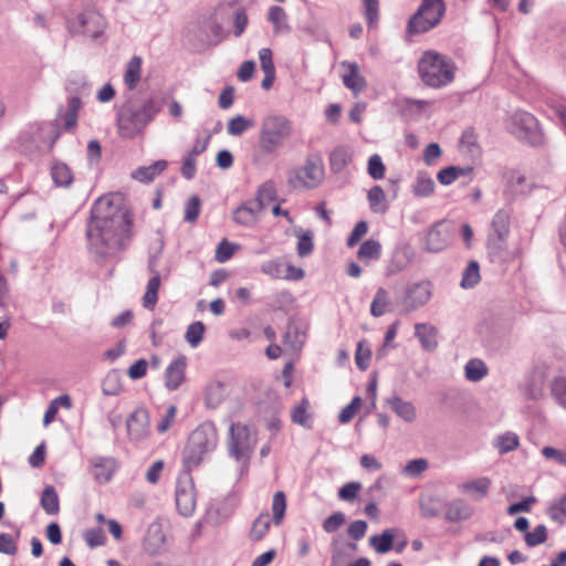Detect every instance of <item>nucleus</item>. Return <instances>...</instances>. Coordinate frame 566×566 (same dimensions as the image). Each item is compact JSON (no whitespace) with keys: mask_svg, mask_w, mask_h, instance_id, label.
Returning a JSON list of instances; mask_svg holds the SVG:
<instances>
[{"mask_svg":"<svg viewBox=\"0 0 566 566\" xmlns=\"http://www.w3.org/2000/svg\"><path fill=\"white\" fill-rule=\"evenodd\" d=\"M253 126L254 122L252 119H248L242 115H235L228 122L227 133L231 136H241Z\"/></svg>","mask_w":566,"mask_h":566,"instance_id":"49530a36","label":"nucleus"},{"mask_svg":"<svg viewBox=\"0 0 566 566\" xmlns=\"http://www.w3.org/2000/svg\"><path fill=\"white\" fill-rule=\"evenodd\" d=\"M389 303L390 301L388 292L385 289L379 287L376 291V294L370 305L371 315L375 317L382 316L388 311Z\"/></svg>","mask_w":566,"mask_h":566,"instance_id":"a18cd8bd","label":"nucleus"},{"mask_svg":"<svg viewBox=\"0 0 566 566\" xmlns=\"http://www.w3.org/2000/svg\"><path fill=\"white\" fill-rule=\"evenodd\" d=\"M166 160H157L149 166L138 167L132 172V177L140 182L148 184L153 181L167 168Z\"/></svg>","mask_w":566,"mask_h":566,"instance_id":"bb28decb","label":"nucleus"},{"mask_svg":"<svg viewBox=\"0 0 566 566\" xmlns=\"http://www.w3.org/2000/svg\"><path fill=\"white\" fill-rule=\"evenodd\" d=\"M491 480L488 476L474 479L459 485V490L471 495L474 500L484 499L490 491Z\"/></svg>","mask_w":566,"mask_h":566,"instance_id":"5701e85b","label":"nucleus"},{"mask_svg":"<svg viewBox=\"0 0 566 566\" xmlns=\"http://www.w3.org/2000/svg\"><path fill=\"white\" fill-rule=\"evenodd\" d=\"M324 164L319 155H308L303 166L293 170L289 184L293 188H316L324 179Z\"/></svg>","mask_w":566,"mask_h":566,"instance_id":"9d476101","label":"nucleus"},{"mask_svg":"<svg viewBox=\"0 0 566 566\" xmlns=\"http://www.w3.org/2000/svg\"><path fill=\"white\" fill-rule=\"evenodd\" d=\"M120 377L116 371H109L103 380L102 390L106 396H116L120 391Z\"/></svg>","mask_w":566,"mask_h":566,"instance_id":"6e6d98bb","label":"nucleus"},{"mask_svg":"<svg viewBox=\"0 0 566 566\" xmlns=\"http://www.w3.org/2000/svg\"><path fill=\"white\" fill-rule=\"evenodd\" d=\"M67 30L73 35H103L105 20L96 10L88 9L67 20Z\"/></svg>","mask_w":566,"mask_h":566,"instance_id":"9b49d317","label":"nucleus"},{"mask_svg":"<svg viewBox=\"0 0 566 566\" xmlns=\"http://www.w3.org/2000/svg\"><path fill=\"white\" fill-rule=\"evenodd\" d=\"M352 160V154L348 148L336 147L329 155L331 169L335 172L342 171Z\"/></svg>","mask_w":566,"mask_h":566,"instance_id":"e433bc0d","label":"nucleus"},{"mask_svg":"<svg viewBox=\"0 0 566 566\" xmlns=\"http://www.w3.org/2000/svg\"><path fill=\"white\" fill-rule=\"evenodd\" d=\"M480 280L479 264L471 261L463 272L461 286L464 289L473 287Z\"/></svg>","mask_w":566,"mask_h":566,"instance_id":"052dcab7","label":"nucleus"},{"mask_svg":"<svg viewBox=\"0 0 566 566\" xmlns=\"http://www.w3.org/2000/svg\"><path fill=\"white\" fill-rule=\"evenodd\" d=\"M488 375L485 363L479 358L470 359L464 366L465 379L472 382L482 380Z\"/></svg>","mask_w":566,"mask_h":566,"instance_id":"2f4dec72","label":"nucleus"},{"mask_svg":"<svg viewBox=\"0 0 566 566\" xmlns=\"http://www.w3.org/2000/svg\"><path fill=\"white\" fill-rule=\"evenodd\" d=\"M520 446V438L512 431L504 432L497 436L493 441V447L500 454L509 453Z\"/></svg>","mask_w":566,"mask_h":566,"instance_id":"473e14b6","label":"nucleus"},{"mask_svg":"<svg viewBox=\"0 0 566 566\" xmlns=\"http://www.w3.org/2000/svg\"><path fill=\"white\" fill-rule=\"evenodd\" d=\"M176 506L184 516H189L196 507V494L193 481L189 472L179 474L176 484Z\"/></svg>","mask_w":566,"mask_h":566,"instance_id":"ddd939ff","label":"nucleus"},{"mask_svg":"<svg viewBox=\"0 0 566 566\" xmlns=\"http://www.w3.org/2000/svg\"><path fill=\"white\" fill-rule=\"evenodd\" d=\"M237 245L223 239L217 247L216 260L220 263L227 262L234 253Z\"/></svg>","mask_w":566,"mask_h":566,"instance_id":"774afa93","label":"nucleus"},{"mask_svg":"<svg viewBox=\"0 0 566 566\" xmlns=\"http://www.w3.org/2000/svg\"><path fill=\"white\" fill-rule=\"evenodd\" d=\"M386 405L403 421L413 422L416 420L417 412L412 402L405 401L399 396H392L386 399Z\"/></svg>","mask_w":566,"mask_h":566,"instance_id":"4be33fe9","label":"nucleus"},{"mask_svg":"<svg viewBox=\"0 0 566 566\" xmlns=\"http://www.w3.org/2000/svg\"><path fill=\"white\" fill-rule=\"evenodd\" d=\"M227 395L226 385L219 380H212L205 389V403L208 408L214 409L221 405Z\"/></svg>","mask_w":566,"mask_h":566,"instance_id":"b1692460","label":"nucleus"},{"mask_svg":"<svg viewBox=\"0 0 566 566\" xmlns=\"http://www.w3.org/2000/svg\"><path fill=\"white\" fill-rule=\"evenodd\" d=\"M547 514L552 521L558 525H564L566 521V493L551 503Z\"/></svg>","mask_w":566,"mask_h":566,"instance_id":"09e8293b","label":"nucleus"},{"mask_svg":"<svg viewBox=\"0 0 566 566\" xmlns=\"http://www.w3.org/2000/svg\"><path fill=\"white\" fill-rule=\"evenodd\" d=\"M133 217L120 195L101 196L92 206L86 228L87 249L97 260L115 258L133 239Z\"/></svg>","mask_w":566,"mask_h":566,"instance_id":"f257e3e1","label":"nucleus"},{"mask_svg":"<svg viewBox=\"0 0 566 566\" xmlns=\"http://www.w3.org/2000/svg\"><path fill=\"white\" fill-rule=\"evenodd\" d=\"M164 544L165 535L163 533L160 524L151 523L147 528L143 542L144 551L151 556H157L164 552Z\"/></svg>","mask_w":566,"mask_h":566,"instance_id":"f3484780","label":"nucleus"},{"mask_svg":"<svg viewBox=\"0 0 566 566\" xmlns=\"http://www.w3.org/2000/svg\"><path fill=\"white\" fill-rule=\"evenodd\" d=\"M218 434L212 422L206 421L199 424L189 436L188 444L184 451V461L191 468L197 467L206 453L214 450Z\"/></svg>","mask_w":566,"mask_h":566,"instance_id":"39448f33","label":"nucleus"},{"mask_svg":"<svg viewBox=\"0 0 566 566\" xmlns=\"http://www.w3.org/2000/svg\"><path fill=\"white\" fill-rule=\"evenodd\" d=\"M415 336L421 343L423 349L432 352L437 348V328L427 324L418 323L415 325Z\"/></svg>","mask_w":566,"mask_h":566,"instance_id":"393cba45","label":"nucleus"},{"mask_svg":"<svg viewBox=\"0 0 566 566\" xmlns=\"http://www.w3.org/2000/svg\"><path fill=\"white\" fill-rule=\"evenodd\" d=\"M293 124L284 115L271 114L261 122L259 147L262 154H275L292 136Z\"/></svg>","mask_w":566,"mask_h":566,"instance_id":"7ed1b4c3","label":"nucleus"},{"mask_svg":"<svg viewBox=\"0 0 566 566\" xmlns=\"http://www.w3.org/2000/svg\"><path fill=\"white\" fill-rule=\"evenodd\" d=\"M256 443L255 430L240 422L232 423L229 428L228 449L230 455L234 457L237 461L247 462Z\"/></svg>","mask_w":566,"mask_h":566,"instance_id":"6e6552de","label":"nucleus"},{"mask_svg":"<svg viewBox=\"0 0 566 566\" xmlns=\"http://www.w3.org/2000/svg\"><path fill=\"white\" fill-rule=\"evenodd\" d=\"M506 239L504 237L489 235L488 250L493 259L502 260L506 249Z\"/></svg>","mask_w":566,"mask_h":566,"instance_id":"864d4df0","label":"nucleus"},{"mask_svg":"<svg viewBox=\"0 0 566 566\" xmlns=\"http://www.w3.org/2000/svg\"><path fill=\"white\" fill-rule=\"evenodd\" d=\"M363 400L359 396H356L352 399V401L345 406L339 415H338V421L340 423H348L353 420L359 408L361 407Z\"/></svg>","mask_w":566,"mask_h":566,"instance_id":"e2e57ef3","label":"nucleus"},{"mask_svg":"<svg viewBox=\"0 0 566 566\" xmlns=\"http://www.w3.org/2000/svg\"><path fill=\"white\" fill-rule=\"evenodd\" d=\"M142 76V57L133 56L126 64L124 73V83L128 90L133 91L140 81Z\"/></svg>","mask_w":566,"mask_h":566,"instance_id":"c85d7f7f","label":"nucleus"},{"mask_svg":"<svg viewBox=\"0 0 566 566\" xmlns=\"http://www.w3.org/2000/svg\"><path fill=\"white\" fill-rule=\"evenodd\" d=\"M343 66L348 69V73L343 75V83L357 96L366 88L367 82L364 76L360 75L359 67L356 63L343 62Z\"/></svg>","mask_w":566,"mask_h":566,"instance_id":"412c9836","label":"nucleus"},{"mask_svg":"<svg viewBox=\"0 0 566 566\" xmlns=\"http://www.w3.org/2000/svg\"><path fill=\"white\" fill-rule=\"evenodd\" d=\"M431 296L432 286L429 281L413 282L406 286L399 304L405 313H410L424 306Z\"/></svg>","mask_w":566,"mask_h":566,"instance_id":"f8f14e48","label":"nucleus"},{"mask_svg":"<svg viewBox=\"0 0 566 566\" xmlns=\"http://www.w3.org/2000/svg\"><path fill=\"white\" fill-rule=\"evenodd\" d=\"M446 13L443 0H423L408 23L409 32L426 33L434 28Z\"/></svg>","mask_w":566,"mask_h":566,"instance_id":"1a4fd4ad","label":"nucleus"},{"mask_svg":"<svg viewBox=\"0 0 566 566\" xmlns=\"http://www.w3.org/2000/svg\"><path fill=\"white\" fill-rule=\"evenodd\" d=\"M429 468L428 461L423 458L409 461L402 469V474L416 479Z\"/></svg>","mask_w":566,"mask_h":566,"instance_id":"5fc2aeb1","label":"nucleus"},{"mask_svg":"<svg viewBox=\"0 0 566 566\" xmlns=\"http://www.w3.org/2000/svg\"><path fill=\"white\" fill-rule=\"evenodd\" d=\"M507 129L525 144L537 146L543 143V134L537 119L528 112L516 111L507 119Z\"/></svg>","mask_w":566,"mask_h":566,"instance_id":"0eeeda50","label":"nucleus"},{"mask_svg":"<svg viewBox=\"0 0 566 566\" xmlns=\"http://www.w3.org/2000/svg\"><path fill=\"white\" fill-rule=\"evenodd\" d=\"M271 526V518L268 513L260 514L253 522L250 531V539L253 542L261 541L269 532Z\"/></svg>","mask_w":566,"mask_h":566,"instance_id":"c03bdc74","label":"nucleus"},{"mask_svg":"<svg viewBox=\"0 0 566 566\" xmlns=\"http://www.w3.org/2000/svg\"><path fill=\"white\" fill-rule=\"evenodd\" d=\"M421 81L433 88L448 85L454 78L453 64L444 55L427 51L418 63Z\"/></svg>","mask_w":566,"mask_h":566,"instance_id":"20e7f679","label":"nucleus"},{"mask_svg":"<svg viewBox=\"0 0 566 566\" xmlns=\"http://www.w3.org/2000/svg\"><path fill=\"white\" fill-rule=\"evenodd\" d=\"M161 101L148 97L139 103L128 102L116 114L117 130L123 138H134L142 134L161 111Z\"/></svg>","mask_w":566,"mask_h":566,"instance_id":"f03ea898","label":"nucleus"},{"mask_svg":"<svg viewBox=\"0 0 566 566\" xmlns=\"http://www.w3.org/2000/svg\"><path fill=\"white\" fill-rule=\"evenodd\" d=\"M295 235L298 238L296 251L298 256L305 258L308 256L314 250V234L312 230L303 231L302 229L294 231Z\"/></svg>","mask_w":566,"mask_h":566,"instance_id":"ea45409f","label":"nucleus"},{"mask_svg":"<svg viewBox=\"0 0 566 566\" xmlns=\"http://www.w3.org/2000/svg\"><path fill=\"white\" fill-rule=\"evenodd\" d=\"M453 227L447 220L434 223L427 233L426 249L430 252H440L446 249L452 240Z\"/></svg>","mask_w":566,"mask_h":566,"instance_id":"4468645a","label":"nucleus"},{"mask_svg":"<svg viewBox=\"0 0 566 566\" xmlns=\"http://www.w3.org/2000/svg\"><path fill=\"white\" fill-rule=\"evenodd\" d=\"M381 256V244L379 241L369 239L366 240L357 251V258L365 264L371 261H377Z\"/></svg>","mask_w":566,"mask_h":566,"instance_id":"cd10ccee","label":"nucleus"},{"mask_svg":"<svg viewBox=\"0 0 566 566\" xmlns=\"http://www.w3.org/2000/svg\"><path fill=\"white\" fill-rule=\"evenodd\" d=\"M472 507L463 500L457 499L447 505L446 520L449 522H460L471 517Z\"/></svg>","mask_w":566,"mask_h":566,"instance_id":"a878e982","label":"nucleus"},{"mask_svg":"<svg viewBox=\"0 0 566 566\" xmlns=\"http://www.w3.org/2000/svg\"><path fill=\"white\" fill-rule=\"evenodd\" d=\"M92 474L96 482L105 484L111 481L115 470L116 462L113 458L96 457L91 460Z\"/></svg>","mask_w":566,"mask_h":566,"instance_id":"aec40b11","label":"nucleus"},{"mask_svg":"<svg viewBox=\"0 0 566 566\" xmlns=\"http://www.w3.org/2000/svg\"><path fill=\"white\" fill-rule=\"evenodd\" d=\"M19 143L28 153L42 150L45 146L43 140V127L38 124L30 125L20 133Z\"/></svg>","mask_w":566,"mask_h":566,"instance_id":"dca6fc26","label":"nucleus"},{"mask_svg":"<svg viewBox=\"0 0 566 566\" xmlns=\"http://www.w3.org/2000/svg\"><path fill=\"white\" fill-rule=\"evenodd\" d=\"M283 342L293 352H298L305 342V333L298 326L290 325L283 336Z\"/></svg>","mask_w":566,"mask_h":566,"instance_id":"79ce46f5","label":"nucleus"},{"mask_svg":"<svg viewBox=\"0 0 566 566\" xmlns=\"http://www.w3.org/2000/svg\"><path fill=\"white\" fill-rule=\"evenodd\" d=\"M263 209L253 199L243 202L233 212L235 223L250 227L256 223Z\"/></svg>","mask_w":566,"mask_h":566,"instance_id":"a211bd4d","label":"nucleus"},{"mask_svg":"<svg viewBox=\"0 0 566 566\" xmlns=\"http://www.w3.org/2000/svg\"><path fill=\"white\" fill-rule=\"evenodd\" d=\"M460 147L462 151H467L472 157L480 154L479 137L473 128L469 127L462 133L460 138Z\"/></svg>","mask_w":566,"mask_h":566,"instance_id":"58836bf2","label":"nucleus"},{"mask_svg":"<svg viewBox=\"0 0 566 566\" xmlns=\"http://www.w3.org/2000/svg\"><path fill=\"white\" fill-rule=\"evenodd\" d=\"M276 197V188L273 181H266L261 185L253 199L264 210L266 205L273 201Z\"/></svg>","mask_w":566,"mask_h":566,"instance_id":"de8ad7c7","label":"nucleus"},{"mask_svg":"<svg viewBox=\"0 0 566 566\" xmlns=\"http://www.w3.org/2000/svg\"><path fill=\"white\" fill-rule=\"evenodd\" d=\"M160 287V276L156 273L151 276L146 286V292L143 296V306L148 310H154L158 301V291Z\"/></svg>","mask_w":566,"mask_h":566,"instance_id":"72a5a7b5","label":"nucleus"},{"mask_svg":"<svg viewBox=\"0 0 566 566\" xmlns=\"http://www.w3.org/2000/svg\"><path fill=\"white\" fill-rule=\"evenodd\" d=\"M434 191L433 179L423 171H419L413 184V193L416 197H428Z\"/></svg>","mask_w":566,"mask_h":566,"instance_id":"4c0bfd02","label":"nucleus"},{"mask_svg":"<svg viewBox=\"0 0 566 566\" xmlns=\"http://www.w3.org/2000/svg\"><path fill=\"white\" fill-rule=\"evenodd\" d=\"M528 547H535L543 544L547 539V528L545 525H537L532 532H526L524 536Z\"/></svg>","mask_w":566,"mask_h":566,"instance_id":"13d9d810","label":"nucleus"},{"mask_svg":"<svg viewBox=\"0 0 566 566\" xmlns=\"http://www.w3.org/2000/svg\"><path fill=\"white\" fill-rule=\"evenodd\" d=\"M83 536L86 544L92 548L102 546L106 542V535L101 527L88 528Z\"/></svg>","mask_w":566,"mask_h":566,"instance_id":"0e129e2a","label":"nucleus"},{"mask_svg":"<svg viewBox=\"0 0 566 566\" xmlns=\"http://www.w3.org/2000/svg\"><path fill=\"white\" fill-rule=\"evenodd\" d=\"M51 176L59 187H70L73 181V174L64 163H55L51 168Z\"/></svg>","mask_w":566,"mask_h":566,"instance_id":"c9c22d12","label":"nucleus"},{"mask_svg":"<svg viewBox=\"0 0 566 566\" xmlns=\"http://www.w3.org/2000/svg\"><path fill=\"white\" fill-rule=\"evenodd\" d=\"M371 358V349L368 346L366 340H360L357 344L355 360L356 365L360 370H366L369 366V360Z\"/></svg>","mask_w":566,"mask_h":566,"instance_id":"4d7b16f0","label":"nucleus"},{"mask_svg":"<svg viewBox=\"0 0 566 566\" xmlns=\"http://www.w3.org/2000/svg\"><path fill=\"white\" fill-rule=\"evenodd\" d=\"M201 202L198 196H191L185 203V221L195 223L199 217Z\"/></svg>","mask_w":566,"mask_h":566,"instance_id":"bf43d9fd","label":"nucleus"},{"mask_svg":"<svg viewBox=\"0 0 566 566\" xmlns=\"http://www.w3.org/2000/svg\"><path fill=\"white\" fill-rule=\"evenodd\" d=\"M187 359L179 356L172 360L165 371V385L169 390H176L185 380Z\"/></svg>","mask_w":566,"mask_h":566,"instance_id":"6ab92c4d","label":"nucleus"},{"mask_svg":"<svg viewBox=\"0 0 566 566\" xmlns=\"http://www.w3.org/2000/svg\"><path fill=\"white\" fill-rule=\"evenodd\" d=\"M395 530L387 528L379 535L369 538L370 546L378 554H386L394 548Z\"/></svg>","mask_w":566,"mask_h":566,"instance_id":"c756f323","label":"nucleus"},{"mask_svg":"<svg viewBox=\"0 0 566 566\" xmlns=\"http://www.w3.org/2000/svg\"><path fill=\"white\" fill-rule=\"evenodd\" d=\"M127 432L130 440L140 441L149 432V416L145 408H137L126 420Z\"/></svg>","mask_w":566,"mask_h":566,"instance_id":"2eb2a0df","label":"nucleus"},{"mask_svg":"<svg viewBox=\"0 0 566 566\" xmlns=\"http://www.w3.org/2000/svg\"><path fill=\"white\" fill-rule=\"evenodd\" d=\"M205 331L206 327L202 322H193L187 327V331L185 333V339L192 348H196L201 343Z\"/></svg>","mask_w":566,"mask_h":566,"instance_id":"8fccbe9b","label":"nucleus"},{"mask_svg":"<svg viewBox=\"0 0 566 566\" xmlns=\"http://www.w3.org/2000/svg\"><path fill=\"white\" fill-rule=\"evenodd\" d=\"M213 35H241L249 24L247 9L237 4H223L213 14Z\"/></svg>","mask_w":566,"mask_h":566,"instance_id":"423d86ee","label":"nucleus"},{"mask_svg":"<svg viewBox=\"0 0 566 566\" xmlns=\"http://www.w3.org/2000/svg\"><path fill=\"white\" fill-rule=\"evenodd\" d=\"M385 170H386V168L381 160V157L377 154L370 156V158L368 160V167H367L368 175L373 179L379 180V179L384 178Z\"/></svg>","mask_w":566,"mask_h":566,"instance_id":"69168bd1","label":"nucleus"},{"mask_svg":"<svg viewBox=\"0 0 566 566\" xmlns=\"http://www.w3.org/2000/svg\"><path fill=\"white\" fill-rule=\"evenodd\" d=\"M551 394L562 408L566 410V377H556L551 382Z\"/></svg>","mask_w":566,"mask_h":566,"instance_id":"3c124183","label":"nucleus"},{"mask_svg":"<svg viewBox=\"0 0 566 566\" xmlns=\"http://www.w3.org/2000/svg\"><path fill=\"white\" fill-rule=\"evenodd\" d=\"M367 197L373 212L385 213L387 211L386 196L380 186L371 187Z\"/></svg>","mask_w":566,"mask_h":566,"instance_id":"37998d69","label":"nucleus"},{"mask_svg":"<svg viewBox=\"0 0 566 566\" xmlns=\"http://www.w3.org/2000/svg\"><path fill=\"white\" fill-rule=\"evenodd\" d=\"M409 251L406 248L398 249L394 253L391 264L389 266L390 273H396L403 270L410 263Z\"/></svg>","mask_w":566,"mask_h":566,"instance_id":"680f3d73","label":"nucleus"},{"mask_svg":"<svg viewBox=\"0 0 566 566\" xmlns=\"http://www.w3.org/2000/svg\"><path fill=\"white\" fill-rule=\"evenodd\" d=\"M82 107V101L78 96H72L67 101V109L63 115V125L66 130H72L77 123V113Z\"/></svg>","mask_w":566,"mask_h":566,"instance_id":"a19ab883","label":"nucleus"},{"mask_svg":"<svg viewBox=\"0 0 566 566\" xmlns=\"http://www.w3.org/2000/svg\"><path fill=\"white\" fill-rule=\"evenodd\" d=\"M286 497L284 492L277 491L272 501L273 522L275 525H280L285 514Z\"/></svg>","mask_w":566,"mask_h":566,"instance_id":"603ef678","label":"nucleus"},{"mask_svg":"<svg viewBox=\"0 0 566 566\" xmlns=\"http://www.w3.org/2000/svg\"><path fill=\"white\" fill-rule=\"evenodd\" d=\"M285 12L281 7L274 6L269 11V20L274 24L277 33L285 31Z\"/></svg>","mask_w":566,"mask_h":566,"instance_id":"338daca9","label":"nucleus"},{"mask_svg":"<svg viewBox=\"0 0 566 566\" xmlns=\"http://www.w3.org/2000/svg\"><path fill=\"white\" fill-rule=\"evenodd\" d=\"M41 506L49 515H55L60 511L59 495L52 485L44 488L41 496Z\"/></svg>","mask_w":566,"mask_h":566,"instance_id":"f704fd0d","label":"nucleus"},{"mask_svg":"<svg viewBox=\"0 0 566 566\" xmlns=\"http://www.w3.org/2000/svg\"><path fill=\"white\" fill-rule=\"evenodd\" d=\"M510 232V212L500 209L493 217L489 235L507 238Z\"/></svg>","mask_w":566,"mask_h":566,"instance_id":"7c9ffc66","label":"nucleus"}]
</instances>
